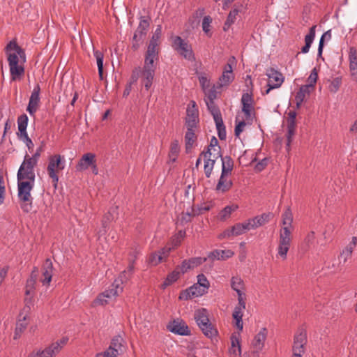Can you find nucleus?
Returning <instances> with one entry per match:
<instances>
[{"mask_svg": "<svg viewBox=\"0 0 357 357\" xmlns=\"http://www.w3.org/2000/svg\"><path fill=\"white\" fill-rule=\"evenodd\" d=\"M35 181L29 180H17V196L19 200L22 202L21 208L25 213H29L32 209L33 197L31 191L34 187Z\"/></svg>", "mask_w": 357, "mask_h": 357, "instance_id": "nucleus-1", "label": "nucleus"}, {"mask_svg": "<svg viewBox=\"0 0 357 357\" xmlns=\"http://www.w3.org/2000/svg\"><path fill=\"white\" fill-rule=\"evenodd\" d=\"M194 318L199 328L206 337L212 338L218 334L216 328L210 322L208 312L205 308H201L195 312Z\"/></svg>", "mask_w": 357, "mask_h": 357, "instance_id": "nucleus-2", "label": "nucleus"}, {"mask_svg": "<svg viewBox=\"0 0 357 357\" xmlns=\"http://www.w3.org/2000/svg\"><path fill=\"white\" fill-rule=\"evenodd\" d=\"M65 158L59 154H55L49 158V162L47 167V172L49 177L52 179L53 186L57 188L59 182L58 173L62 171L65 167Z\"/></svg>", "mask_w": 357, "mask_h": 357, "instance_id": "nucleus-3", "label": "nucleus"}, {"mask_svg": "<svg viewBox=\"0 0 357 357\" xmlns=\"http://www.w3.org/2000/svg\"><path fill=\"white\" fill-rule=\"evenodd\" d=\"M172 47L174 51L188 61L195 60L190 44L178 36H171Z\"/></svg>", "mask_w": 357, "mask_h": 357, "instance_id": "nucleus-4", "label": "nucleus"}, {"mask_svg": "<svg viewBox=\"0 0 357 357\" xmlns=\"http://www.w3.org/2000/svg\"><path fill=\"white\" fill-rule=\"evenodd\" d=\"M149 25V17L142 16L140 17L139 24L135 31L132 38V48L134 50H138L140 45L142 43L145 36H146Z\"/></svg>", "mask_w": 357, "mask_h": 357, "instance_id": "nucleus-5", "label": "nucleus"}, {"mask_svg": "<svg viewBox=\"0 0 357 357\" xmlns=\"http://www.w3.org/2000/svg\"><path fill=\"white\" fill-rule=\"evenodd\" d=\"M20 60L22 59L15 53H9L8 55L10 79L12 81L20 80L24 74V66L19 64Z\"/></svg>", "mask_w": 357, "mask_h": 357, "instance_id": "nucleus-6", "label": "nucleus"}, {"mask_svg": "<svg viewBox=\"0 0 357 357\" xmlns=\"http://www.w3.org/2000/svg\"><path fill=\"white\" fill-rule=\"evenodd\" d=\"M123 291V287L121 286L119 280H114L112 285L106 289L104 292L99 294L97 298L94 301L96 305H104L107 303V298H115Z\"/></svg>", "mask_w": 357, "mask_h": 357, "instance_id": "nucleus-7", "label": "nucleus"}, {"mask_svg": "<svg viewBox=\"0 0 357 357\" xmlns=\"http://www.w3.org/2000/svg\"><path fill=\"white\" fill-rule=\"evenodd\" d=\"M357 245V238L353 236L351 241L345 247L344 249L340 252L338 257V263L336 264L333 263L332 267L335 271H340L348 259L351 258L354 249Z\"/></svg>", "mask_w": 357, "mask_h": 357, "instance_id": "nucleus-8", "label": "nucleus"}, {"mask_svg": "<svg viewBox=\"0 0 357 357\" xmlns=\"http://www.w3.org/2000/svg\"><path fill=\"white\" fill-rule=\"evenodd\" d=\"M291 231H288L286 229L284 232L280 233L277 256L280 257L282 260H285L287 257V252L289 250L291 241Z\"/></svg>", "mask_w": 357, "mask_h": 357, "instance_id": "nucleus-9", "label": "nucleus"}, {"mask_svg": "<svg viewBox=\"0 0 357 357\" xmlns=\"http://www.w3.org/2000/svg\"><path fill=\"white\" fill-rule=\"evenodd\" d=\"M266 75L268 77V82L267 84L268 89L265 93L268 94L271 90L279 88L282 85L284 82V76L273 68L267 70Z\"/></svg>", "mask_w": 357, "mask_h": 357, "instance_id": "nucleus-10", "label": "nucleus"}, {"mask_svg": "<svg viewBox=\"0 0 357 357\" xmlns=\"http://www.w3.org/2000/svg\"><path fill=\"white\" fill-rule=\"evenodd\" d=\"M252 229L250 222L248 220L237 223L231 228L225 229L220 235V238H229L231 236H236L245 234L247 231Z\"/></svg>", "mask_w": 357, "mask_h": 357, "instance_id": "nucleus-11", "label": "nucleus"}, {"mask_svg": "<svg viewBox=\"0 0 357 357\" xmlns=\"http://www.w3.org/2000/svg\"><path fill=\"white\" fill-rule=\"evenodd\" d=\"M241 102L242 105L241 110L244 113L246 119H250L255 116V111L252 93L251 92L243 93Z\"/></svg>", "mask_w": 357, "mask_h": 357, "instance_id": "nucleus-12", "label": "nucleus"}, {"mask_svg": "<svg viewBox=\"0 0 357 357\" xmlns=\"http://www.w3.org/2000/svg\"><path fill=\"white\" fill-rule=\"evenodd\" d=\"M191 107L188 106L187 108V116L185 119V123L187 128H195L199 122V113L196 102L194 100L190 102Z\"/></svg>", "mask_w": 357, "mask_h": 357, "instance_id": "nucleus-13", "label": "nucleus"}, {"mask_svg": "<svg viewBox=\"0 0 357 357\" xmlns=\"http://www.w3.org/2000/svg\"><path fill=\"white\" fill-rule=\"evenodd\" d=\"M40 87L38 84H37L31 94L29 98V104L26 108V111L29 113L31 116H34L36 112L39 103H40Z\"/></svg>", "mask_w": 357, "mask_h": 357, "instance_id": "nucleus-14", "label": "nucleus"}, {"mask_svg": "<svg viewBox=\"0 0 357 357\" xmlns=\"http://www.w3.org/2000/svg\"><path fill=\"white\" fill-rule=\"evenodd\" d=\"M167 328L172 333L180 335H188L190 331L187 324L182 320H174L169 323Z\"/></svg>", "mask_w": 357, "mask_h": 357, "instance_id": "nucleus-15", "label": "nucleus"}, {"mask_svg": "<svg viewBox=\"0 0 357 357\" xmlns=\"http://www.w3.org/2000/svg\"><path fill=\"white\" fill-rule=\"evenodd\" d=\"M35 177L34 168L28 165V163L23 160L17 172V180H29L35 181Z\"/></svg>", "mask_w": 357, "mask_h": 357, "instance_id": "nucleus-16", "label": "nucleus"}, {"mask_svg": "<svg viewBox=\"0 0 357 357\" xmlns=\"http://www.w3.org/2000/svg\"><path fill=\"white\" fill-rule=\"evenodd\" d=\"M42 269L43 273L40 281L43 285H49L53 275V265L50 259H46Z\"/></svg>", "mask_w": 357, "mask_h": 357, "instance_id": "nucleus-17", "label": "nucleus"}, {"mask_svg": "<svg viewBox=\"0 0 357 357\" xmlns=\"http://www.w3.org/2000/svg\"><path fill=\"white\" fill-rule=\"evenodd\" d=\"M228 174L221 173L215 187V191L225 193L228 192L233 186V182Z\"/></svg>", "mask_w": 357, "mask_h": 357, "instance_id": "nucleus-18", "label": "nucleus"}, {"mask_svg": "<svg viewBox=\"0 0 357 357\" xmlns=\"http://www.w3.org/2000/svg\"><path fill=\"white\" fill-rule=\"evenodd\" d=\"M96 162V155L92 153L84 154L76 165L77 171L81 172L87 169L91 165Z\"/></svg>", "mask_w": 357, "mask_h": 357, "instance_id": "nucleus-19", "label": "nucleus"}, {"mask_svg": "<svg viewBox=\"0 0 357 357\" xmlns=\"http://www.w3.org/2000/svg\"><path fill=\"white\" fill-rule=\"evenodd\" d=\"M349 70L354 80L357 82V50L351 47L349 51Z\"/></svg>", "mask_w": 357, "mask_h": 357, "instance_id": "nucleus-20", "label": "nucleus"}, {"mask_svg": "<svg viewBox=\"0 0 357 357\" xmlns=\"http://www.w3.org/2000/svg\"><path fill=\"white\" fill-rule=\"evenodd\" d=\"M118 208L119 207L117 206H112L103 215L102 219V227L103 228L104 232H106L109 223L118 218Z\"/></svg>", "mask_w": 357, "mask_h": 357, "instance_id": "nucleus-21", "label": "nucleus"}, {"mask_svg": "<svg viewBox=\"0 0 357 357\" xmlns=\"http://www.w3.org/2000/svg\"><path fill=\"white\" fill-rule=\"evenodd\" d=\"M38 278V268H33L31 273V275L26 280L25 286V295L31 296L36 294V283Z\"/></svg>", "mask_w": 357, "mask_h": 357, "instance_id": "nucleus-22", "label": "nucleus"}, {"mask_svg": "<svg viewBox=\"0 0 357 357\" xmlns=\"http://www.w3.org/2000/svg\"><path fill=\"white\" fill-rule=\"evenodd\" d=\"M155 70L143 68L141 70L142 84L144 85L145 89L149 91L153 84V78L155 76Z\"/></svg>", "mask_w": 357, "mask_h": 357, "instance_id": "nucleus-23", "label": "nucleus"}, {"mask_svg": "<svg viewBox=\"0 0 357 357\" xmlns=\"http://www.w3.org/2000/svg\"><path fill=\"white\" fill-rule=\"evenodd\" d=\"M268 331L266 328H262L260 331L255 336L252 344L257 351H261L264 347V342L266 340Z\"/></svg>", "mask_w": 357, "mask_h": 357, "instance_id": "nucleus-24", "label": "nucleus"}, {"mask_svg": "<svg viewBox=\"0 0 357 357\" xmlns=\"http://www.w3.org/2000/svg\"><path fill=\"white\" fill-rule=\"evenodd\" d=\"M272 217L273 213H263L261 215H257L253 218L249 219L248 221L250 222L252 229H253L268 222Z\"/></svg>", "mask_w": 357, "mask_h": 357, "instance_id": "nucleus-25", "label": "nucleus"}, {"mask_svg": "<svg viewBox=\"0 0 357 357\" xmlns=\"http://www.w3.org/2000/svg\"><path fill=\"white\" fill-rule=\"evenodd\" d=\"M22 314H20V315H19L20 318L16 323V326H15L14 336H13L14 340H17L21 337L22 334L26 329L28 324H29V321L27 320L26 316L24 315L22 317Z\"/></svg>", "mask_w": 357, "mask_h": 357, "instance_id": "nucleus-26", "label": "nucleus"}, {"mask_svg": "<svg viewBox=\"0 0 357 357\" xmlns=\"http://www.w3.org/2000/svg\"><path fill=\"white\" fill-rule=\"evenodd\" d=\"M195 128H187V131L185 135V152L190 153L194 146V144L197 141V137L195 133Z\"/></svg>", "mask_w": 357, "mask_h": 357, "instance_id": "nucleus-27", "label": "nucleus"}, {"mask_svg": "<svg viewBox=\"0 0 357 357\" xmlns=\"http://www.w3.org/2000/svg\"><path fill=\"white\" fill-rule=\"evenodd\" d=\"M12 50L15 51V53L17 54L18 55V56H20V58L22 59L23 63L25 62V61H26L25 52L22 47H20L17 45V43L15 40L10 41L9 43H8L6 47V51L8 55L9 53H10V52Z\"/></svg>", "mask_w": 357, "mask_h": 357, "instance_id": "nucleus-28", "label": "nucleus"}, {"mask_svg": "<svg viewBox=\"0 0 357 357\" xmlns=\"http://www.w3.org/2000/svg\"><path fill=\"white\" fill-rule=\"evenodd\" d=\"M317 26L314 25L310 27L308 34L305 36V45L301 48V52L306 54L309 52L310 46L315 37V29Z\"/></svg>", "mask_w": 357, "mask_h": 357, "instance_id": "nucleus-29", "label": "nucleus"}, {"mask_svg": "<svg viewBox=\"0 0 357 357\" xmlns=\"http://www.w3.org/2000/svg\"><path fill=\"white\" fill-rule=\"evenodd\" d=\"M134 273V259H130V264H128V266L126 270H124L119 275V277L115 280H119L121 282V286L123 282H126L132 276Z\"/></svg>", "mask_w": 357, "mask_h": 357, "instance_id": "nucleus-30", "label": "nucleus"}, {"mask_svg": "<svg viewBox=\"0 0 357 357\" xmlns=\"http://www.w3.org/2000/svg\"><path fill=\"white\" fill-rule=\"evenodd\" d=\"M282 218L283 227L281 229L280 232H284L285 229L288 231H291L290 227H291L293 222V215L289 208H287L285 211L282 213Z\"/></svg>", "mask_w": 357, "mask_h": 357, "instance_id": "nucleus-31", "label": "nucleus"}, {"mask_svg": "<svg viewBox=\"0 0 357 357\" xmlns=\"http://www.w3.org/2000/svg\"><path fill=\"white\" fill-rule=\"evenodd\" d=\"M61 351V347L58 343H52L44 350H40L43 357H55Z\"/></svg>", "mask_w": 357, "mask_h": 357, "instance_id": "nucleus-32", "label": "nucleus"}, {"mask_svg": "<svg viewBox=\"0 0 357 357\" xmlns=\"http://www.w3.org/2000/svg\"><path fill=\"white\" fill-rule=\"evenodd\" d=\"M222 160V172L225 174L231 175V172L234 169V162L233 159L229 156L226 155L221 159Z\"/></svg>", "mask_w": 357, "mask_h": 357, "instance_id": "nucleus-33", "label": "nucleus"}, {"mask_svg": "<svg viewBox=\"0 0 357 357\" xmlns=\"http://www.w3.org/2000/svg\"><path fill=\"white\" fill-rule=\"evenodd\" d=\"M179 277L180 271H178V268H176L172 272H171L167 275V278H165V281L161 284V288L165 289L168 286L171 285L172 284L177 281Z\"/></svg>", "mask_w": 357, "mask_h": 357, "instance_id": "nucleus-34", "label": "nucleus"}, {"mask_svg": "<svg viewBox=\"0 0 357 357\" xmlns=\"http://www.w3.org/2000/svg\"><path fill=\"white\" fill-rule=\"evenodd\" d=\"M240 10L234 7L229 13L227 20L223 26V30L227 31L230 26L236 22V16L238 15Z\"/></svg>", "mask_w": 357, "mask_h": 357, "instance_id": "nucleus-35", "label": "nucleus"}, {"mask_svg": "<svg viewBox=\"0 0 357 357\" xmlns=\"http://www.w3.org/2000/svg\"><path fill=\"white\" fill-rule=\"evenodd\" d=\"M238 208V206L236 204L226 206L218 213V219L220 220L221 221L226 220L227 219L230 218L231 213L236 211Z\"/></svg>", "mask_w": 357, "mask_h": 357, "instance_id": "nucleus-36", "label": "nucleus"}, {"mask_svg": "<svg viewBox=\"0 0 357 357\" xmlns=\"http://www.w3.org/2000/svg\"><path fill=\"white\" fill-rule=\"evenodd\" d=\"M231 287L237 293V295H238V294H244L242 290L245 288V284L239 276H233L231 278Z\"/></svg>", "mask_w": 357, "mask_h": 357, "instance_id": "nucleus-37", "label": "nucleus"}, {"mask_svg": "<svg viewBox=\"0 0 357 357\" xmlns=\"http://www.w3.org/2000/svg\"><path fill=\"white\" fill-rule=\"evenodd\" d=\"M208 109L213 117L215 122L221 121L222 119V114L219 107L215 105L214 101L206 102Z\"/></svg>", "mask_w": 357, "mask_h": 357, "instance_id": "nucleus-38", "label": "nucleus"}, {"mask_svg": "<svg viewBox=\"0 0 357 357\" xmlns=\"http://www.w3.org/2000/svg\"><path fill=\"white\" fill-rule=\"evenodd\" d=\"M312 91V85H302L296 94L295 100L304 101L305 97L310 96Z\"/></svg>", "mask_w": 357, "mask_h": 357, "instance_id": "nucleus-39", "label": "nucleus"}, {"mask_svg": "<svg viewBox=\"0 0 357 357\" xmlns=\"http://www.w3.org/2000/svg\"><path fill=\"white\" fill-rule=\"evenodd\" d=\"M28 116L26 114H23L18 116L17 118V126H18V132L17 134H24L26 132V128L28 125Z\"/></svg>", "mask_w": 357, "mask_h": 357, "instance_id": "nucleus-40", "label": "nucleus"}, {"mask_svg": "<svg viewBox=\"0 0 357 357\" xmlns=\"http://www.w3.org/2000/svg\"><path fill=\"white\" fill-rule=\"evenodd\" d=\"M234 79V74L226 73L223 71L222 75L219 78V82L217 85L218 89L225 86H228Z\"/></svg>", "mask_w": 357, "mask_h": 357, "instance_id": "nucleus-41", "label": "nucleus"}, {"mask_svg": "<svg viewBox=\"0 0 357 357\" xmlns=\"http://www.w3.org/2000/svg\"><path fill=\"white\" fill-rule=\"evenodd\" d=\"M110 346L118 349V351L121 354L124 348V340L122 336L120 335L114 336L111 340Z\"/></svg>", "mask_w": 357, "mask_h": 357, "instance_id": "nucleus-42", "label": "nucleus"}, {"mask_svg": "<svg viewBox=\"0 0 357 357\" xmlns=\"http://www.w3.org/2000/svg\"><path fill=\"white\" fill-rule=\"evenodd\" d=\"M287 130H296V112L295 111H289L287 114Z\"/></svg>", "mask_w": 357, "mask_h": 357, "instance_id": "nucleus-43", "label": "nucleus"}, {"mask_svg": "<svg viewBox=\"0 0 357 357\" xmlns=\"http://www.w3.org/2000/svg\"><path fill=\"white\" fill-rule=\"evenodd\" d=\"M217 89H219L217 86L213 85L211 89H204V93L206 96L205 102H211L217 98Z\"/></svg>", "mask_w": 357, "mask_h": 357, "instance_id": "nucleus-44", "label": "nucleus"}, {"mask_svg": "<svg viewBox=\"0 0 357 357\" xmlns=\"http://www.w3.org/2000/svg\"><path fill=\"white\" fill-rule=\"evenodd\" d=\"M294 341L306 345L307 333L303 328H300L294 335Z\"/></svg>", "mask_w": 357, "mask_h": 357, "instance_id": "nucleus-45", "label": "nucleus"}, {"mask_svg": "<svg viewBox=\"0 0 357 357\" xmlns=\"http://www.w3.org/2000/svg\"><path fill=\"white\" fill-rule=\"evenodd\" d=\"M232 317L236 321V326L239 331H242L243 328V311L234 309Z\"/></svg>", "mask_w": 357, "mask_h": 357, "instance_id": "nucleus-46", "label": "nucleus"}, {"mask_svg": "<svg viewBox=\"0 0 357 357\" xmlns=\"http://www.w3.org/2000/svg\"><path fill=\"white\" fill-rule=\"evenodd\" d=\"M158 57L153 56H149L146 54L144 59V65L143 68L155 70L156 69V65L154 63L155 61H157Z\"/></svg>", "mask_w": 357, "mask_h": 357, "instance_id": "nucleus-47", "label": "nucleus"}, {"mask_svg": "<svg viewBox=\"0 0 357 357\" xmlns=\"http://www.w3.org/2000/svg\"><path fill=\"white\" fill-rule=\"evenodd\" d=\"M331 31L328 30L326 31L321 37L318 47V56H321L323 48L324 45V40L326 39L327 40H331Z\"/></svg>", "mask_w": 357, "mask_h": 357, "instance_id": "nucleus-48", "label": "nucleus"}, {"mask_svg": "<svg viewBox=\"0 0 357 357\" xmlns=\"http://www.w3.org/2000/svg\"><path fill=\"white\" fill-rule=\"evenodd\" d=\"M215 123L220 139L225 140L226 139V129L223 120L222 119L221 121H216Z\"/></svg>", "mask_w": 357, "mask_h": 357, "instance_id": "nucleus-49", "label": "nucleus"}, {"mask_svg": "<svg viewBox=\"0 0 357 357\" xmlns=\"http://www.w3.org/2000/svg\"><path fill=\"white\" fill-rule=\"evenodd\" d=\"M180 151L178 142L174 140L171 143L169 156L173 157L172 160L175 161Z\"/></svg>", "mask_w": 357, "mask_h": 357, "instance_id": "nucleus-50", "label": "nucleus"}, {"mask_svg": "<svg viewBox=\"0 0 357 357\" xmlns=\"http://www.w3.org/2000/svg\"><path fill=\"white\" fill-rule=\"evenodd\" d=\"M197 285L201 287L202 289H205V292H207V290L209 288L210 284L206 277L204 274H199L197 275Z\"/></svg>", "mask_w": 357, "mask_h": 357, "instance_id": "nucleus-51", "label": "nucleus"}, {"mask_svg": "<svg viewBox=\"0 0 357 357\" xmlns=\"http://www.w3.org/2000/svg\"><path fill=\"white\" fill-rule=\"evenodd\" d=\"M158 43L150 42L146 54L158 57Z\"/></svg>", "mask_w": 357, "mask_h": 357, "instance_id": "nucleus-52", "label": "nucleus"}, {"mask_svg": "<svg viewBox=\"0 0 357 357\" xmlns=\"http://www.w3.org/2000/svg\"><path fill=\"white\" fill-rule=\"evenodd\" d=\"M231 347L237 348L238 355L240 356L241 354V347L240 344V333L232 334L231 336Z\"/></svg>", "mask_w": 357, "mask_h": 357, "instance_id": "nucleus-53", "label": "nucleus"}, {"mask_svg": "<svg viewBox=\"0 0 357 357\" xmlns=\"http://www.w3.org/2000/svg\"><path fill=\"white\" fill-rule=\"evenodd\" d=\"M318 79V72L316 68H313L310 73V76L307 78V82L309 84L307 85H312V90L313 91L314 89V85Z\"/></svg>", "mask_w": 357, "mask_h": 357, "instance_id": "nucleus-54", "label": "nucleus"}, {"mask_svg": "<svg viewBox=\"0 0 357 357\" xmlns=\"http://www.w3.org/2000/svg\"><path fill=\"white\" fill-rule=\"evenodd\" d=\"M17 137L26 144L29 151L33 149L34 144L32 140L28 136L27 132H24V134H17Z\"/></svg>", "mask_w": 357, "mask_h": 357, "instance_id": "nucleus-55", "label": "nucleus"}, {"mask_svg": "<svg viewBox=\"0 0 357 357\" xmlns=\"http://www.w3.org/2000/svg\"><path fill=\"white\" fill-rule=\"evenodd\" d=\"M191 268H194L195 267H197L198 266L202 264L204 262H205L207 260V258L206 257H192L189 259H188Z\"/></svg>", "mask_w": 357, "mask_h": 357, "instance_id": "nucleus-56", "label": "nucleus"}, {"mask_svg": "<svg viewBox=\"0 0 357 357\" xmlns=\"http://www.w3.org/2000/svg\"><path fill=\"white\" fill-rule=\"evenodd\" d=\"M211 149H208L207 150H204L201 153H200V156H203L204 157V162H208V164L211 165H213V167H214V165H215V160H212L211 158Z\"/></svg>", "mask_w": 357, "mask_h": 357, "instance_id": "nucleus-57", "label": "nucleus"}, {"mask_svg": "<svg viewBox=\"0 0 357 357\" xmlns=\"http://www.w3.org/2000/svg\"><path fill=\"white\" fill-rule=\"evenodd\" d=\"M236 310L243 311L245 309V294H238V305L235 307Z\"/></svg>", "mask_w": 357, "mask_h": 357, "instance_id": "nucleus-58", "label": "nucleus"}, {"mask_svg": "<svg viewBox=\"0 0 357 357\" xmlns=\"http://www.w3.org/2000/svg\"><path fill=\"white\" fill-rule=\"evenodd\" d=\"M220 250H215L211 252H209L207 255V259H210L211 261L214 260H225V257L223 256H220Z\"/></svg>", "mask_w": 357, "mask_h": 357, "instance_id": "nucleus-59", "label": "nucleus"}, {"mask_svg": "<svg viewBox=\"0 0 357 357\" xmlns=\"http://www.w3.org/2000/svg\"><path fill=\"white\" fill-rule=\"evenodd\" d=\"M192 289H193L188 288L185 290L182 291L179 294L178 299L179 300H188V299L193 298L192 294H197L195 292H192Z\"/></svg>", "mask_w": 357, "mask_h": 357, "instance_id": "nucleus-60", "label": "nucleus"}, {"mask_svg": "<svg viewBox=\"0 0 357 357\" xmlns=\"http://www.w3.org/2000/svg\"><path fill=\"white\" fill-rule=\"evenodd\" d=\"M341 79L340 77L335 78L329 85V90L332 93H336L341 85Z\"/></svg>", "mask_w": 357, "mask_h": 357, "instance_id": "nucleus-61", "label": "nucleus"}, {"mask_svg": "<svg viewBox=\"0 0 357 357\" xmlns=\"http://www.w3.org/2000/svg\"><path fill=\"white\" fill-rule=\"evenodd\" d=\"M162 261V256L158 253H152L149 258V263L153 266L158 265Z\"/></svg>", "mask_w": 357, "mask_h": 357, "instance_id": "nucleus-62", "label": "nucleus"}, {"mask_svg": "<svg viewBox=\"0 0 357 357\" xmlns=\"http://www.w3.org/2000/svg\"><path fill=\"white\" fill-rule=\"evenodd\" d=\"M269 162V159L268 158H264L261 160H260L255 167V170L257 172H260L264 170L266 167L268 165Z\"/></svg>", "mask_w": 357, "mask_h": 357, "instance_id": "nucleus-63", "label": "nucleus"}, {"mask_svg": "<svg viewBox=\"0 0 357 357\" xmlns=\"http://www.w3.org/2000/svg\"><path fill=\"white\" fill-rule=\"evenodd\" d=\"M93 54L96 59L98 69L103 68V54L100 51H94Z\"/></svg>", "mask_w": 357, "mask_h": 357, "instance_id": "nucleus-64", "label": "nucleus"}]
</instances>
